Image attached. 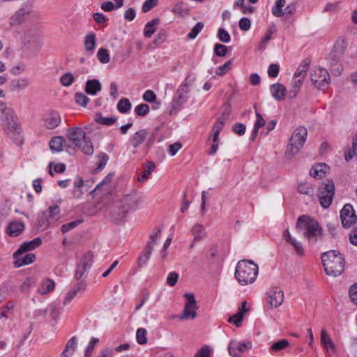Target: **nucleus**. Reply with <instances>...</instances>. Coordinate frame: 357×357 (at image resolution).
<instances>
[{
  "instance_id": "1",
  "label": "nucleus",
  "mask_w": 357,
  "mask_h": 357,
  "mask_svg": "<svg viewBox=\"0 0 357 357\" xmlns=\"http://www.w3.org/2000/svg\"><path fill=\"white\" fill-rule=\"evenodd\" d=\"M259 273L258 265L252 260H241L236 266L234 276L241 285L245 286L255 282Z\"/></svg>"
},
{
  "instance_id": "2",
  "label": "nucleus",
  "mask_w": 357,
  "mask_h": 357,
  "mask_svg": "<svg viewBox=\"0 0 357 357\" xmlns=\"http://www.w3.org/2000/svg\"><path fill=\"white\" fill-rule=\"evenodd\" d=\"M296 228L303 231V236L311 244L322 238V229L318 222L307 216L303 215L298 218Z\"/></svg>"
},
{
  "instance_id": "3",
  "label": "nucleus",
  "mask_w": 357,
  "mask_h": 357,
  "mask_svg": "<svg viewBox=\"0 0 357 357\" xmlns=\"http://www.w3.org/2000/svg\"><path fill=\"white\" fill-rule=\"evenodd\" d=\"M321 261L328 275L336 277L342 274L344 268V259L342 255L335 251L330 250L321 256Z\"/></svg>"
},
{
  "instance_id": "4",
  "label": "nucleus",
  "mask_w": 357,
  "mask_h": 357,
  "mask_svg": "<svg viewBox=\"0 0 357 357\" xmlns=\"http://www.w3.org/2000/svg\"><path fill=\"white\" fill-rule=\"evenodd\" d=\"M67 138L77 146L84 153L92 155L93 146L91 141L86 138V132L79 127L68 128L66 132Z\"/></svg>"
},
{
  "instance_id": "5",
  "label": "nucleus",
  "mask_w": 357,
  "mask_h": 357,
  "mask_svg": "<svg viewBox=\"0 0 357 357\" xmlns=\"http://www.w3.org/2000/svg\"><path fill=\"white\" fill-rule=\"evenodd\" d=\"M307 136V131L305 127L300 126L294 131L287 146L286 158L291 159L301 151L306 141Z\"/></svg>"
},
{
  "instance_id": "6",
  "label": "nucleus",
  "mask_w": 357,
  "mask_h": 357,
  "mask_svg": "<svg viewBox=\"0 0 357 357\" xmlns=\"http://www.w3.org/2000/svg\"><path fill=\"white\" fill-rule=\"evenodd\" d=\"M193 82L194 78L188 75L178 88L172 100V107L174 109L180 107L188 101V93L190 91V88Z\"/></svg>"
},
{
  "instance_id": "7",
  "label": "nucleus",
  "mask_w": 357,
  "mask_h": 357,
  "mask_svg": "<svg viewBox=\"0 0 357 357\" xmlns=\"http://www.w3.org/2000/svg\"><path fill=\"white\" fill-rule=\"evenodd\" d=\"M335 193V186L333 181L328 180L319 188L318 197L321 206L327 208L331 204Z\"/></svg>"
},
{
  "instance_id": "8",
  "label": "nucleus",
  "mask_w": 357,
  "mask_h": 357,
  "mask_svg": "<svg viewBox=\"0 0 357 357\" xmlns=\"http://www.w3.org/2000/svg\"><path fill=\"white\" fill-rule=\"evenodd\" d=\"M310 79L314 85L320 90L327 89L331 81L328 72L322 68L314 70L310 75Z\"/></svg>"
},
{
  "instance_id": "9",
  "label": "nucleus",
  "mask_w": 357,
  "mask_h": 357,
  "mask_svg": "<svg viewBox=\"0 0 357 357\" xmlns=\"http://www.w3.org/2000/svg\"><path fill=\"white\" fill-rule=\"evenodd\" d=\"M155 232L150 236V239L144 248L143 255L138 258L137 264L139 267H144L146 265L154 246L157 244V239L160 236L161 230L159 228H155Z\"/></svg>"
},
{
  "instance_id": "10",
  "label": "nucleus",
  "mask_w": 357,
  "mask_h": 357,
  "mask_svg": "<svg viewBox=\"0 0 357 357\" xmlns=\"http://www.w3.org/2000/svg\"><path fill=\"white\" fill-rule=\"evenodd\" d=\"M187 299L185 304L183 312L178 318L181 320L194 319L197 317V312L198 307L197 301L193 294L188 293L184 295Z\"/></svg>"
},
{
  "instance_id": "11",
  "label": "nucleus",
  "mask_w": 357,
  "mask_h": 357,
  "mask_svg": "<svg viewBox=\"0 0 357 357\" xmlns=\"http://www.w3.org/2000/svg\"><path fill=\"white\" fill-rule=\"evenodd\" d=\"M342 225L344 228H349L357 222L352 205L347 204L340 211Z\"/></svg>"
},
{
  "instance_id": "12",
  "label": "nucleus",
  "mask_w": 357,
  "mask_h": 357,
  "mask_svg": "<svg viewBox=\"0 0 357 357\" xmlns=\"http://www.w3.org/2000/svg\"><path fill=\"white\" fill-rule=\"evenodd\" d=\"M252 348V343L248 342H240L231 340L228 346V351L232 357H241L243 353Z\"/></svg>"
},
{
  "instance_id": "13",
  "label": "nucleus",
  "mask_w": 357,
  "mask_h": 357,
  "mask_svg": "<svg viewBox=\"0 0 357 357\" xmlns=\"http://www.w3.org/2000/svg\"><path fill=\"white\" fill-rule=\"evenodd\" d=\"M266 301L270 307H278L284 301V293L279 287H273L266 293Z\"/></svg>"
},
{
  "instance_id": "14",
  "label": "nucleus",
  "mask_w": 357,
  "mask_h": 357,
  "mask_svg": "<svg viewBox=\"0 0 357 357\" xmlns=\"http://www.w3.org/2000/svg\"><path fill=\"white\" fill-rule=\"evenodd\" d=\"M42 121L45 128L49 130H52L61 124V117L58 112L50 110L43 114Z\"/></svg>"
},
{
  "instance_id": "15",
  "label": "nucleus",
  "mask_w": 357,
  "mask_h": 357,
  "mask_svg": "<svg viewBox=\"0 0 357 357\" xmlns=\"http://www.w3.org/2000/svg\"><path fill=\"white\" fill-rule=\"evenodd\" d=\"M230 114V109L229 105L225 106V109L221 114V116L218 118L215 123H214L210 137L219 138V134L222 130L226 121L229 119Z\"/></svg>"
},
{
  "instance_id": "16",
  "label": "nucleus",
  "mask_w": 357,
  "mask_h": 357,
  "mask_svg": "<svg viewBox=\"0 0 357 357\" xmlns=\"http://www.w3.org/2000/svg\"><path fill=\"white\" fill-rule=\"evenodd\" d=\"M60 218V209L58 205L49 207L48 210L43 213L40 219L42 225H50Z\"/></svg>"
},
{
  "instance_id": "17",
  "label": "nucleus",
  "mask_w": 357,
  "mask_h": 357,
  "mask_svg": "<svg viewBox=\"0 0 357 357\" xmlns=\"http://www.w3.org/2000/svg\"><path fill=\"white\" fill-rule=\"evenodd\" d=\"M282 238L287 243L292 245L296 255L299 257L304 255L305 250L301 242L297 241L291 235L289 229H286L283 231Z\"/></svg>"
},
{
  "instance_id": "18",
  "label": "nucleus",
  "mask_w": 357,
  "mask_h": 357,
  "mask_svg": "<svg viewBox=\"0 0 357 357\" xmlns=\"http://www.w3.org/2000/svg\"><path fill=\"white\" fill-rule=\"evenodd\" d=\"M143 202L141 195L136 192L126 195L123 199V208L126 211L136 209Z\"/></svg>"
},
{
  "instance_id": "19",
  "label": "nucleus",
  "mask_w": 357,
  "mask_h": 357,
  "mask_svg": "<svg viewBox=\"0 0 357 357\" xmlns=\"http://www.w3.org/2000/svg\"><path fill=\"white\" fill-rule=\"evenodd\" d=\"M42 243V240L40 238L37 237L32 241L24 242L23 244L20 245L19 249L14 253V258H17V256H20L22 254L34 250L35 248L39 247Z\"/></svg>"
},
{
  "instance_id": "20",
  "label": "nucleus",
  "mask_w": 357,
  "mask_h": 357,
  "mask_svg": "<svg viewBox=\"0 0 357 357\" xmlns=\"http://www.w3.org/2000/svg\"><path fill=\"white\" fill-rule=\"evenodd\" d=\"M30 14V10L27 6H22L17 10L10 18V24L16 26L24 22L26 17Z\"/></svg>"
},
{
  "instance_id": "21",
  "label": "nucleus",
  "mask_w": 357,
  "mask_h": 357,
  "mask_svg": "<svg viewBox=\"0 0 357 357\" xmlns=\"http://www.w3.org/2000/svg\"><path fill=\"white\" fill-rule=\"evenodd\" d=\"M86 289V283L84 282H77L73 286L71 290H70L66 295L63 301V305H66L69 304L73 299L78 294L84 291Z\"/></svg>"
},
{
  "instance_id": "22",
  "label": "nucleus",
  "mask_w": 357,
  "mask_h": 357,
  "mask_svg": "<svg viewBox=\"0 0 357 357\" xmlns=\"http://www.w3.org/2000/svg\"><path fill=\"white\" fill-rule=\"evenodd\" d=\"M329 167L323 163L314 165L310 170V174L314 178H322L329 172Z\"/></svg>"
},
{
  "instance_id": "23",
  "label": "nucleus",
  "mask_w": 357,
  "mask_h": 357,
  "mask_svg": "<svg viewBox=\"0 0 357 357\" xmlns=\"http://www.w3.org/2000/svg\"><path fill=\"white\" fill-rule=\"evenodd\" d=\"M102 89V85L97 79H89L85 84V92L90 96H96Z\"/></svg>"
},
{
  "instance_id": "24",
  "label": "nucleus",
  "mask_w": 357,
  "mask_h": 357,
  "mask_svg": "<svg viewBox=\"0 0 357 357\" xmlns=\"http://www.w3.org/2000/svg\"><path fill=\"white\" fill-rule=\"evenodd\" d=\"M270 90L274 99L278 101L284 100L287 90L283 84L280 83L272 84L270 87Z\"/></svg>"
},
{
  "instance_id": "25",
  "label": "nucleus",
  "mask_w": 357,
  "mask_h": 357,
  "mask_svg": "<svg viewBox=\"0 0 357 357\" xmlns=\"http://www.w3.org/2000/svg\"><path fill=\"white\" fill-rule=\"evenodd\" d=\"M321 343L328 354L335 352V344L325 329H322L321 331Z\"/></svg>"
},
{
  "instance_id": "26",
  "label": "nucleus",
  "mask_w": 357,
  "mask_h": 357,
  "mask_svg": "<svg viewBox=\"0 0 357 357\" xmlns=\"http://www.w3.org/2000/svg\"><path fill=\"white\" fill-rule=\"evenodd\" d=\"M24 229V225L21 221H13L9 223L6 232L10 236H17Z\"/></svg>"
},
{
  "instance_id": "27",
  "label": "nucleus",
  "mask_w": 357,
  "mask_h": 357,
  "mask_svg": "<svg viewBox=\"0 0 357 357\" xmlns=\"http://www.w3.org/2000/svg\"><path fill=\"white\" fill-rule=\"evenodd\" d=\"M347 46V43L344 38H339L333 46L331 54L334 57H342Z\"/></svg>"
},
{
  "instance_id": "28",
  "label": "nucleus",
  "mask_w": 357,
  "mask_h": 357,
  "mask_svg": "<svg viewBox=\"0 0 357 357\" xmlns=\"http://www.w3.org/2000/svg\"><path fill=\"white\" fill-rule=\"evenodd\" d=\"M156 166L152 161H149L144 165V171L139 174L137 180L139 182L144 183L147 181L151 173L155 169Z\"/></svg>"
},
{
  "instance_id": "29",
  "label": "nucleus",
  "mask_w": 357,
  "mask_h": 357,
  "mask_svg": "<svg viewBox=\"0 0 357 357\" xmlns=\"http://www.w3.org/2000/svg\"><path fill=\"white\" fill-rule=\"evenodd\" d=\"M255 109L257 119L254 124L253 131L250 136V140L252 142L255 140L257 136L258 135L259 129L264 126L266 124V121L264 120L263 116L257 111L256 106H255Z\"/></svg>"
},
{
  "instance_id": "30",
  "label": "nucleus",
  "mask_w": 357,
  "mask_h": 357,
  "mask_svg": "<svg viewBox=\"0 0 357 357\" xmlns=\"http://www.w3.org/2000/svg\"><path fill=\"white\" fill-rule=\"evenodd\" d=\"M149 132L145 129H142L136 132L131 138V143L134 148L139 147L148 137Z\"/></svg>"
},
{
  "instance_id": "31",
  "label": "nucleus",
  "mask_w": 357,
  "mask_h": 357,
  "mask_svg": "<svg viewBox=\"0 0 357 357\" xmlns=\"http://www.w3.org/2000/svg\"><path fill=\"white\" fill-rule=\"evenodd\" d=\"M77 340L75 337H71L66 343L65 349L60 357H71L77 349Z\"/></svg>"
},
{
  "instance_id": "32",
  "label": "nucleus",
  "mask_w": 357,
  "mask_h": 357,
  "mask_svg": "<svg viewBox=\"0 0 357 357\" xmlns=\"http://www.w3.org/2000/svg\"><path fill=\"white\" fill-rule=\"evenodd\" d=\"M303 79L294 77L291 82V89L289 91V98L292 99L294 98L300 91V89L303 84Z\"/></svg>"
},
{
  "instance_id": "33",
  "label": "nucleus",
  "mask_w": 357,
  "mask_h": 357,
  "mask_svg": "<svg viewBox=\"0 0 357 357\" xmlns=\"http://www.w3.org/2000/svg\"><path fill=\"white\" fill-rule=\"evenodd\" d=\"M14 266L17 268L21 267L24 265H29L36 260V256L33 253H28L22 257L15 258Z\"/></svg>"
},
{
  "instance_id": "34",
  "label": "nucleus",
  "mask_w": 357,
  "mask_h": 357,
  "mask_svg": "<svg viewBox=\"0 0 357 357\" xmlns=\"http://www.w3.org/2000/svg\"><path fill=\"white\" fill-rule=\"evenodd\" d=\"M66 142V139L63 137H54L50 142V148L53 152H60L63 150Z\"/></svg>"
},
{
  "instance_id": "35",
  "label": "nucleus",
  "mask_w": 357,
  "mask_h": 357,
  "mask_svg": "<svg viewBox=\"0 0 357 357\" xmlns=\"http://www.w3.org/2000/svg\"><path fill=\"white\" fill-rule=\"evenodd\" d=\"M55 288V283L52 280L45 278L43 280L38 289V291L40 294H47L52 291Z\"/></svg>"
},
{
  "instance_id": "36",
  "label": "nucleus",
  "mask_w": 357,
  "mask_h": 357,
  "mask_svg": "<svg viewBox=\"0 0 357 357\" xmlns=\"http://www.w3.org/2000/svg\"><path fill=\"white\" fill-rule=\"evenodd\" d=\"M160 23V20L156 18L148 22L144 29V35L146 38H151L155 32L156 27Z\"/></svg>"
},
{
  "instance_id": "37",
  "label": "nucleus",
  "mask_w": 357,
  "mask_h": 357,
  "mask_svg": "<svg viewBox=\"0 0 357 357\" xmlns=\"http://www.w3.org/2000/svg\"><path fill=\"white\" fill-rule=\"evenodd\" d=\"M29 84V80L26 78L13 79L10 84L11 91H19L26 88Z\"/></svg>"
},
{
  "instance_id": "38",
  "label": "nucleus",
  "mask_w": 357,
  "mask_h": 357,
  "mask_svg": "<svg viewBox=\"0 0 357 357\" xmlns=\"http://www.w3.org/2000/svg\"><path fill=\"white\" fill-rule=\"evenodd\" d=\"M192 233L194 236V241L202 240L206 237V233L203 225L196 224L192 228Z\"/></svg>"
},
{
  "instance_id": "39",
  "label": "nucleus",
  "mask_w": 357,
  "mask_h": 357,
  "mask_svg": "<svg viewBox=\"0 0 357 357\" xmlns=\"http://www.w3.org/2000/svg\"><path fill=\"white\" fill-rule=\"evenodd\" d=\"M286 4L285 0H277L272 8V14L277 17L284 15V12L282 8Z\"/></svg>"
},
{
  "instance_id": "40",
  "label": "nucleus",
  "mask_w": 357,
  "mask_h": 357,
  "mask_svg": "<svg viewBox=\"0 0 357 357\" xmlns=\"http://www.w3.org/2000/svg\"><path fill=\"white\" fill-rule=\"evenodd\" d=\"M96 35L94 33L87 34L84 40V47L88 52H93L96 47Z\"/></svg>"
},
{
  "instance_id": "41",
  "label": "nucleus",
  "mask_w": 357,
  "mask_h": 357,
  "mask_svg": "<svg viewBox=\"0 0 357 357\" xmlns=\"http://www.w3.org/2000/svg\"><path fill=\"white\" fill-rule=\"evenodd\" d=\"M289 345L288 340L285 339L280 340L276 342H274L269 349L271 352H278L285 348H287Z\"/></svg>"
},
{
  "instance_id": "42",
  "label": "nucleus",
  "mask_w": 357,
  "mask_h": 357,
  "mask_svg": "<svg viewBox=\"0 0 357 357\" xmlns=\"http://www.w3.org/2000/svg\"><path fill=\"white\" fill-rule=\"evenodd\" d=\"M74 99L75 102L83 107H86L89 101V98L82 92H77L75 93Z\"/></svg>"
},
{
  "instance_id": "43",
  "label": "nucleus",
  "mask_w": 357,
  "mask_h": 357,
  "mask_svg": "<svg viewBox=\"0 0 357 357\" xmlns=\"http://www.w3.org/2000/svg\"><path fill=\"white\" fill-rule=\"evenodd\" d=\"M95 120L98 123L101 124V125H105V126H112L116 121V119L115 118L105 117V116H102L101 114H96Z\"/></svg>"
},
{
  "instance_id": "44",
  "label": "nucleus",
  "mask_w": 357,
  "mask_h": 357,
  "mask_svg": "<svg viewBox=\"0 0 357 357\" xmlns=\"http://www.w3.org/2000/svg\"><path fill=\"white\" fill-rule=\"evenodd\" d=\"M298 191L301 194L312 195L314 193V188L309 183H301L298 185Z\"/></svg>"
},
{
  "instance_id": "45",
  "label": "nucleus",
  "mask_w": 357,
  "mask_h": 357,
  "mask_svg": "<svg viewBox=\"0 0 357 357\" xmlns=\"http://www.w3.org/2000/svg\"><path fill=\"white\" fill-rule=\"evenodd\" d=\"M309 63L306 61H303L298 67L294 77L305 79L306 71L308 69Z\"/></svg>"
},
{
  "instance_id": "46",
  "label": "nucleus",
  "mask_w": 357,
  "mask_h": 357,
  "mask_svg": "<svg viewBox=\"0 0 357 357\" xmlns=\"http://www.w3.org/2000/svg\"><path fill=\"white\" fill-rule=\"evenodd\" d=\"M131 108V103L127 98H122L117 105V109L121 113H126Z\"/></svg>"
},
{
  "instance_id": "47",
  "label": "nucleus",
  "mask_w": 357,
  "mask_h": 357,
  "mask_svg": "<svg viewBox=\"0 0 357 357\" xmlns=\"http://www.w3.org/2000/svg\"><path fill=\"white\" fill-rule=\"evenodd\" d=\"M83 222V220L79 219L77 220L66 224H64L61 227V231L64 234L66 232H68L69 231L75 229L77 226H79L80 224H82Z\"/></svg>"
},
{
  "instance_id": "48",
  "label": "nucleus",
  "mask_w": 357,
  "mask_h": 357,
  "mask_svg": "<svg viewBox=\"0 0 357 357\" xmlns=\"http://www.w3.org/2000/svg\"><path fill=\"white\" fill-rule=\"evenodd\" d=\"M74 81L75 77L71 73H66L60 77V82L63 86H70Z\"/></svg>"
},
{
  "instance_id": "49",
  "label": "nucleus",
  "mask_w": 357,
  "mask_h": 357,
  "mask_svg": "<svg viewBox=\"0 0 357 357\" xmlns=\"http://www.w3.org/2000/svg\"><path fill=\"white\" fill-rule=\"evenodd\" d=\"M97 57L99 61L102 63H107L110 61L109 54H108L107 50L105 48H100L98 50Z\"/></svg>"
},
{
  "instance_id": "50",
  "label": "nucleus",
  "mask_w": 357,
  "mask_h": 357,
  "mask_svg": "<svg viewBox=\"0 0 357 357\" xmlns=\"http://www.w3.org/2000/svg\"><path fill=\"white\" fill-rule=\"evenodd\" d=\"M172 12L181 16H185L188 14V8L183 3L179 2L174 5Z\"/></svg>"
},
{
  "instance_id": "51",
  "label": "nucleus",
  "mask_w": 357,
  "mask_h": 357,
  "mask_svg": "<svg viewBox=\"0 0 357 357\" xmlns=\"http://www.w3.org/2000/svg\"><path fill=\"white\" fill-rule=\"evenodd\" d=\"M136 340L139 344L146 343V331L144 328H140L137 329L136 333Z\"/></svg>"
},
{
  "instance_id": "52",
  "label": "nucleus",
  "mask_w": 357,
  "mask_h": 357,
  "mask_svg": "<svg viewBox=\"0 0 357 357\" xmlns=\"http://www.w3.org/2000/svg\"><path fill=\"white\" fill-rule=\"evenodd\" d=\"M204 24L202 22L197 23L196 25L192 29L190 32L188 33V38L190 39H195L202 30Z\"/></svg>"
},
{
  "instance_id": "53",
  "label": "nucleus",
  "mask_w": 357,
  "mask_h": 357,
  "mask_svg": "<svg viewBox=\"0 0 357 357\" xmlns=\"http://www.w3.org/2000/svg\"><path fill=\"white\" fill-rule=\"evenodd\" d=\"M158 3V0H146L142 5V11L143 13H147L156 6Z\"/></svg>"
},
{
  "instance_id": "54",
  "label": "nucleus",
  "mask_w": 357,
  "mask_h": 357,
  "mask_svg": "<svg viewBox=\"0 0 357 357\" xmlns=\"http://www.w3.org/2000/svg\"><path fill=\"white\" fill-rule=\"evenodd\" d=\"M243 317L244 316L241 314V312H238L236 314H234L228 319V322L234 323L236 327H239L241 325Z\"/></svg>"
},
{
  "instance_id": "55",
  "label": "nucleus",
  "mask_w": 357,
  "mask_h": 357,
  "mask_svg": "<svg viewBox=\"0 0 357 357\" xmlns=\"http://www.w3.org/2000/svg\"><path fill=\"white\" fill-rule=\"evenodd\" d=\"M36 280L33 278H28L25 280V281L21 284L20 290L22 292L27 291L30 287L35 285Z\"/></svg>"
},
{
  "instance_id": "56",
  "label": "nucleus",
  "mask_w": 357,
  "mask_h": 357,
  "mask_svg": "<svg viewBox=\"0 0 357 357\" xmlns=\"http://www.w3.org/2000/svg\"><path fill=\"white\" fill-rule=\"evenodd\" d=\"M211 352L209 347L204 345L197 351L195 357H211Z\"/></svg>"
},
{
  "instance_id": "57",
  "label": "nucleus",
  "mask_w": 357,
  "mask_h": 357,
  "mask_svg": "<svg viewBox=\"0 0 357 357\" xmlns=\"http://www.w3.org/2000/svg\"><path fill=\"white\" fill-rule=\"evenodd\" d=\"M14 112L10 108L9 112H6V113H3L1 116V119L3 121H5L8 125H14Z\"/></svg>"
},
{
  "instance_id": "58",
  "label": "nucleus",
  "mask_w": 357,
  "mask_h": 357,
  "mask_svg": "<svg viewBox=\"0 0 357 357\" xmlns=\"http://www.w3.org/2000/svg\"><path fill=\"white\" fill-rule=\"evenodd\" d=\"M99 342V339L98 338H96V337H92L87 346V347L86 348V350H85V356L86 357H90L93 351V347H95L96 344H97Z\"/></svg>"
},
{
  "instance_id": "59",
  "label": "nucleus",
  "mask_w": 357,
  "mask_h": 357,
  "mask_svg": "<svg viewBox=\"0 0 357 357\" xmlns=\"http://www.w3.org/2000/svg\"><path fill=\"white\" fill-rule=\"evenodd\" d=\"M218 39L223 43H229L231 40L230 35L228 31L222 28L218 29Z\"/></svg>"
},
{
  "instance_id": "60",
  "label": "nucleus",
  "mask_w": 357,
  "mask_h": 357,
  "mask_svg": "<svg viewBox=\"0 0 357 357\" xmlns=\"http://www.w3.org/2000/svg\"><path fill=\"white\" fill-rule=\"evenodd\" d=\"M227 52V46L217 43L214 47V53L218 56H225Z\"/></svg>"
},
{
  "instance_id": "61",
  "label": "nucleus",
  "mask_w": 357,
  "mask_h": 357,
  "mask_svg": "<svg viewBox=\"0 0 357 357\" xmlns=\"http://www.w3.org/2000/svg\"><path fill=\"white\" fill-rule=\"evenodd\" d=\"M135 111L137 115L144 116L149 112V106L146 104H140L135 107Z\"/></svg>"
},
{
  "instance_id": "62",
  "label": "nucleus",
  "mask_w": 357,
  "mask_h": 357,
  "mask_svg": "<svg viewBox=\"0 0 357 357\" xmlns=\"http://www.w3.org/2000/svg\"><path fill=\"white\" fill-rule=\"evenodd\" d=\"M349 296L351 302L357 305V282L350 287Z\"/></svg>"
},
{
  "instance_id": "63",
  "label": "nucleus",
  "mask_w": 357,
  "mask_h": 357,
  "mask_svg": "<svg viewBox=\"0 0 357 357\" xmlns=\"http://www.w3.org/2000/svg\"><path fill=\"white\" fill-rule=\"evenodd\" d=\"M92 259H93V255L91 252H87L85 254V255L83 257L82 259V267L85 268L86 269L89 268L91 264H92Z\"/></svg>"
},
{
  "instance_id": "64",
  "label": "nucleus",
  "mask_w": 357,
  "mask_h": 357,
  "mask_svg": "<svg viewBox=\"0 0 357 357\" xmlns=\"http://www.w3.org/2000/svg\"><path fill=\"white\" fill-rule=\"evenodd\" d=\"M231 63H232V60L230 59V60L227 61L226 63H225L222 66H220V67H218V68L217 69V71H216V74L218 75H221V76L226 74V73L230 68Z\"/></svg>"
}]
</instances>
